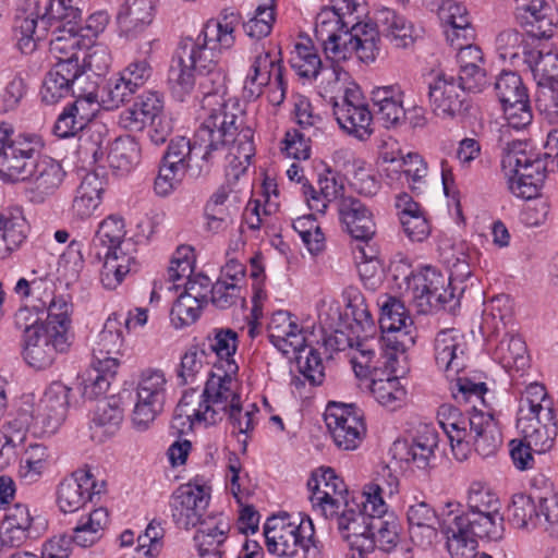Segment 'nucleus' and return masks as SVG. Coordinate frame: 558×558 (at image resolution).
Returning a JSON list of instances; mask_svg holds the SVG:
<instances>
[{
  "label": "nucleus",
  "mask_w": 558,
  "mask_h": 558,
  "mask_svg": "<svg viewBox=\"0 0 558 558\" xmlns=\"http://www.w3.org/2000/svg\"><path fill=\"white\" fill-rule=\"evenodd\" d=\"M122 421L119 409L107 403L97 407L90 421V436L97 442H105L114 436Z\"/></svg>",
  "instance_id": "nucleus-59"
},
{
  "label": "nucleus",
  "mask_w": 558,
  "mask_h": 558,
  "mask_svg": "<svg viewBox=\"0 0 558 558\" xmlns=\"http://www.w3.org/2000/svg\"><path fill=\"white\" fill-rule=\"evenodd\" d=\"M159 0H123L116 14L120 37L134 39L154 21Z\"/></svg>",
  "instance_id": "nucleus-24"
},
{
  "label": "nucleus",
  "mask_w": 558,
  "mask_h": 558,
  "mask_svg": "<svg viewBox=\"0 0 558 558\" xmlns=\"http://www.w3.org/2000/svg\"><path fill=\"white\" fill-rule=\"evenodd\" d=\"M105 180L95 172L87 173L75 190L69 207L72 221L82 222L94 216L102 203Z\"/></svg>",
  "instance_id": "nucleus-32"
},
{
  "label": "nucleus",
  "mask_w": 558,
  "mask_h": 558,
  "mask_svg": "<svg viewBox=\"0 0 558 558\" xmlns=\"http://www.w3.org/2000/svg\"><path fill=\"white\" fill-rule=\"evenodd\" d=\"M537 38L542 36L525 35L514 29L501 32L496 38V49L504 60H509L515 64L517 61L523 60L525 63Z\"/></svg>",
  "instance_id": "nucleus-50"
},
{
  "label": "nucleus",
  "mask_w": 558,
  "mask_h": 558,
  "mask_svg": "<svg viewBox=\"0 0 558 558\" xmlns=\"http://www.w3.org/2000/svg\"><path fill=\"white\" fill-rule=\"evenodd\" d=\"M290 63L299 76L307 80L316 78L323 66L319 54L308 39L294 45Z\"/></svg>",
  "instance_id": "nucleus-58"
},
{
  "label": "nucleus",
  "mask_w": 558,
  "mask_h": 558,
  "mask_svg": "<svg viewBox=\"0 0 558 558\" xmlns=\"http://www.w3.org/2000/svg\"><path fill=\"white\" fill-rule=\"evenodd\" d=\"M325 423L333 444L341 450H355L366 435L363 411L354 404L330 402Z\"/></svg>",
  "instance_id": "nucleus-15"
},
{
  "label": "nucleus",
  "mask_w": 558,
  "mask_h": 558,
  "mask_svg": "<svg viewBox=\"0 0 558 558\" xmlns=\"http://www.w3.org/2000/svg\"><path fill=\"white\" fill-rule=\"evenodd\" d=\"M194 542L201 557L207 555H221V547L226 543L231 523L223 514L209 515L199 523Z\"/></svg>",
  "instance_id": "nucleus-38"
},
{
  "label": "nucleus",
  "mask_w": 558,
  "mask_h": 558,
  "mask_svg": "<svg viewBox=\"0 0 558 558\" xmlns=\"http://www.w3.org/2000/svg\"><path fill=\"white\" fill-rule=\"evenodd\" d=\"M440 532L446 539V549L451 558H476L478 536L471 532L461 521L452 514H442Z\"/></svg>",
  "instance_id": "nucleus-36"
},
{
  "label": "nucleus",
  "mask_w": 558,
  "mask_h": 558,
  "mask_svg": "<svg viewBox=\"0 0 558 558\" xmlns=\"http://www.w3.org/2000/svg\"><path fill=\"white\" fill-rule=\"evenodd\" d=\"M269 341L283 354L304 349L305 336L299 319L287 311H277L268 323Z\"/></svg>",
  "instance_id": "nucleus-30"
},
{
  "label": "nucleus",
  "mask_w": 558,
  "mask_h": 558,
  "mask_svg": "<svg viewBox=\"0 0 558 558\" xmlns=\"http://www.w3.org/2000/svg\"><path fill=\"white\" fill-rule=\"evenodd\" d=\"M395 206L405 236L412 242L426 240L432 230L426 210L407 193L396 196Z\"/></svg>",
  "instance_id": "nucleus-33"
},
{
  "label": "nucleus",
  "mask_w": 558,
  "mask_h": 558,
  "mask_svg": "<svg viewBox=\"0 0 558 558\" xmlns=\"http://www.w3.org/2000/svg\"><path fill=\"white\" fill-rule=\"evenodd\" d=\"M13 153L2 162L3 179L28 182L27 195L32 203L43 204L62 185L66 172L61 163L48 156H39L44 143L38 136L14 146Z\"/></svg>",
  "instance_id": "nucleus-6"
},
{
  "label": "nucleus",
  "mask_w": 558,
  "mask_h": 558,
  "mask_svg": "<svg viewBox=\"0 0 558 558\" xmlns=\"http://www.w3.org/2000/svg\"><path fill=\"white\" fill-rule=\"evenodd\" d=\"M428 97L433 112L441 119H452L464 110L465 94L452 75L436 73L428 83Z\"/></svg>",
  "instance_id": "nucleus-22"
},
{
  "label": "nucleus",
  "mask_w": 558,
  "mask_h": 558,
  "mask_svg": "<svg viewBox=\"0 0 558 558\" xmlns=\"http://www.w3.org/2000/svg\"><path fill=\"white\" fill-rule=\"evenodd\" d=\"M71 339L57 330H50L34 322L26 326L23 335V357L35 368L43 369L50 366L57 354L65 352Z\"/></svg>",
  "instance_id": "nucleus-17"
},
{
  "label": "nucleus",
  "mask_w": 558,
  "mask_h": 558,
  "mask_svg": "<svg viewBox=\"0 0 558 558\" xmlns=\"http://www.w3.org/2000/svg\"><path fill=\"white\" fill-rule=\"evenodd\" d=\"M118 371V362L107 360L105 363L93 360L82 376L83 397L89 400L106 395Z\"/></svg>",
  "instance_id": "nucleus-46"
},
{
  "label": "nucleus",
  "mask_w": 558,
  "mask_h": 558,
  "mask_svg": "<svg viewBox=\"0 0 558 558\" xmlns=\"http://www.w3.org/2000/svg\"><path fill=\"white\" fill-rule=\"evenodd\" d=\"M239 16L234 13H225L217 19L209 20L203 27L198 37L219 52L232 48L235 44V28Z\"/></svg>",
  "instance_id": "nucleus-43"
},
{
  "label": "nucleus",
  "mask_w": 558,
  "mask_h": 558,
  "mask_svg": "<svg viewBox=\"0 0 558 558\" xmlns=\"http://www.w3.org/2000/svg\"><path fill=\"white\" fill-rule=\"evenodd\" d=\"M509 521L518 529H539L534 494H515L508 507Z\"/></svg>",
  "instance_id": "nucleus-61"
},
{
  "label": "nucleus",
  "mask_w": 558,
  "mask_h": 558,
  "mask_svg": "<svg viewBox=\"0 0 558 558\" xmlns=\"http://www.w3.org/2000/svg\"><path fill=\"white\" fill-rule=\"evenodd\" d=\"M377 304L380 310L379 327L381 338L377 345L392 353H403L415 343V327L409 311L399 299L383 294L378 296Z\"/></svg>",
  "instance_id": "nucleus-9"
},
{
  "label": "nucleus",
  "mask_w": 558,
  "mask_h": 558,
  "mask_svg": "<svg viewBox=\"0 0 558 558\" xmlns=\"http://www.w3.org/2000/svg\"><path fill=\"white\" fill-rule=\"evenodd\" d=\"M278 209L276 185L265 183L262 194L248 201L243 213V225L253 231L267 229L272 225V216Z\"/></svg>",
  "instance_id": "nucleus-39"
},
{
  "label": "nucleus",
  "mask_w": 558,
  "mask_h": 558,
  "mask_svg": "<svg viewBox=\"0 0 558 558\" xmlns=\"http://www.w3.org/2000/svg\"><path fill=\"white\" fill-rule=\"evenodd\" d=\"M95 112L96 96L93 93L77 98L59 114L53 126L54 134L61 138L75 136L87 126Z\"/></svg>",
  "instance_id": "nucleus-35"
},
{
  "label": "nucleus",
  "mask_w": 558,
  "mask_h": 558,
  "mask_svg": "<svg viewBox=\"0 0 558 558\" xmlns=\"http://www.w3.org/2000/svg\"><path fill=\"white\" fill-rule=\"evenodd\" d=\"M515 426L523 440L509 442L510 457L515 469L530 470L534 465L532 451L550 450L558 435L554 399L544 384L532 381L520 390Z\"/></svg>",
  "instance_id": "nucleus-3"
},
{
  "label": "nucleus",
  "mask_w": 558,
  "mask_h": 558,
  "mask_svg": "<svg viewBox=\"0 0 558 558\" xmlns=\"http://www.w3.org/2000/svg\"><path fill=\"white\" fill-rule=\"evenodd\" d=\"M210 501V487L201 480L178 486L169 497V511L174 525L182 530L195 527L205 518Z\"/></svg>",
  "instance_id": "nucleus-12"
},
{
  "label": "nucleus",
  "mask_w": 558,
  "mask_h": 558,
  "mask_svg": "<svg viewBox=\"0 0 558 558\" xmlns=\"http://www.w3.org/2000/svg\"><path fill=\"white\" fill-rule=\"evenodd\" d=\"M49 50L56 63L45 76L40 96L47 105H54L71 95L73 84L82 75V66L76 52L71 50L64 53L54 52L52 40Z\"/></svg>",
  "instance_id": "nucleus-18"
},
{
  "label": "nucleus",
  "mask_w": 558,
  "mask_h": 558,
  "mask_svg": "<svg viewBox=\"0 0 558 558\" xmlns=\"http://www.w3.org/2000/svg\"><path fill=\"white\" fill-rule=\"evenodd\" d=\"M107 159L110 168L116 171L121 173L132 171L141 159L138 142L130 135L116 138L110 145Z\"/></svg>",
  "instance_id": "nucleus-55"
},
{
  "label": "nucleus",
  "mask_w": 558,
  "mask_h": 558,
  "mask_svg": "<svg viewBox=\"0 0 558 558\" xmlns=\"http://www.w3.org/2000/svg\"><path fill=\"white\" fill-rule=\"evenodd\" d=\"M539 529L558 532V494L550 483L542 492H534Z\"/></svg>",
  "instance_id": "nucleus-64"
},
{
  "label": "nucleus",
  "mask_w": 558,
  "mask_h": 558,
  "mask_svg": "<svg viewBox=\"0 0 558 558\" xmlns=\"http://www.w3.org/2000/svg\"><path fill=\"white\" fill-rule=\"evenodd\" d=\"M165 111L162 94L155 90H146L138 95L134 102L122 110L118 123L121 128L132 131H143L149 121H154Z\"/></svg>",
  "instance_id": "nucleus-31"
},
{
  "label": "nucleus",
  "mask_w": 558,
  "mask_h": 558,
  "mask_svg": "<svg viewBox=\"0 0 558 558\" xmlns=\"http://www.w3.org/2000/svg\"><path fill=\"white\" fill-rule=\"evenodd\" d=\"M27 222L22 211L0 215V259H5L17 251L26 239Z\"/></svg>",
  "instance_id": "nucleus-44"
},
{
  "label": "nucleus",
  "mask_w": 558,
  "mask_h": 558,
  "mask_svg": "<svg viewBox=\"0 0 558 558\" xmlns=\"http://www.w3.org/2000/svg\"><path fill=\"white\" fill-rule=\"evenodd\" d=\"M192 138L171 140L155 179L159 196L170 195L182 182L189 168L226 160L227 173L234 179L246 172L255 155L254 131L244 124V112L235 98L206 93Z\"/></svg>",
  "instance_id": "nucleus-1"
},
{
  "label": "nucleus",
  "mask_w": 558,
  "mask_h": 558,
  "mask_svg": "<svg viewBox=\"0 0 558 558\" xmlns=\"http://www.w3.org/2000/svg\"><path fill=\"white\" fill-rule=\"evenodd\" d=\"M347 308L363 335L350 339L353 350V369L359 377L369 376L368 388L378 403L389 409L401 407L407 397V389L397 375L378 373L376 366L377 341L374 339L376 326L365 298L355 287H348L343 291Z\"/></svg>",
  "instance_id": "nucleus-2"
},
{
  "label": "nucleus",
  "mask_w": 558,
  "mask_h": 558,
  "mask_svg": "<svg viewBox=\"0 0 558 558\" xmlns=\"http://www.w3.org/2000/svg\"><path fill=\"white\" fill-rule=\"evenodd\" d=\"M125 233L124 219L112 214L100 221L96 236L107 251L135 253V244L132 239H125Z\"/></svg>",
  "instance_id": "nucleus-51"
},
{
  "label": "nucleus",
  "mask_w": 558,
  "mask_h": 558,
  "mask_svg": "<svg viewBox=\"0 0 558 558\" xmlns=\"http://www.w3.org/2000/svg\"><path fill=\"white\" fill-rule=\"evenodd\" d=\"M318 187L316 191L311 184L303 185V196L308 208L315 213L324 215L329 203L342 197L344 192L343 178L331 170L319 174Z\"/></svg>",
  "instance_id": "nucleus-41"
},
{
  "label": "nucleus",
  "mask_w": 558,
  "mask_h": 558,
  "mask_svg": "<svg viewBox=\"0 0 558 558\" xmlns=\"http://www.w3.org/2000/svg\"><path fill=\"white\" fill-rule=\"evenodd\" d=\"M377 119L384 126L396 125L404 116L400 93L392 86L378 87L372 93Z\"/></svg>",
  "instance_id": "nucleus-54"
},
{
  "label": "nucleus",
  "mask_w": 558,
  "mask_h": 558,
  "mask_svg": "<svg viewBox=\"0 0 558 558\" xmlns=\"http://www.w3.org/2000/svg\"><path fill=\"white\" fill-rule=\"evenodd\" d=\"M480 328L483 337H492L515 330L513 324V303L509 295H496L485 304Z\"/></svg>",
  "instance_id": "nucleus-40"
},
{
  "label": "nucleus",
  "mask_w": 558,
  "mask_h": 558,
  "mask_svg": "<svg viewBox=\"0 0 558 558\" xmlns=\"http://www.w3.org/2000/svg\"><path fill=\"white\" fill-rule=\"evenodd\" d=\"M343 8L333 5L332 8H324L315 20V38L319 44L349 31V22L347 13L341 12Z\"/></svg>",
  "instance_id": "nucleus-57"
},
{
  "label": "nucleus",
  "mask_w": 558,
  "mask_h": 558,
  "mask_svg": "<svg viewBox=\"0 0 558 558\" xmlns=\"http://www.w3.org/2000/svg\"><path fill=\"white\" fill-rule=\"evenodd\" d=\"M72 389L62 383H52L44 392L33 412L36 424L46 434L56 433L64 423L70 408Z\"/></svg>",
  "instance_id": "nucleus-21"
},
{
  "label": "nucleus",
  "mask_w": 558,
  "mask_h": 558,
  "mask_svg": "<svg viewBox=\"0 0 558 558\" xmlns=\"http://www.w3.org/2000/svg\"><path fill=\"white\" fill-rule=\"evenodd\" d=\"M514 332L484 337L492 359L509 373L523 371L529 364L525 343Z\"/></svg>",
  "instance_id": "nucleus-27"
},
{
  "label": "nucleus",
  "mask_w": 558,
  "mask_h": 558,
  "mask_svg": "<svg viewBox=\"0 0 558 558\" xmlns=\"http://www.w3.org/2000/svg\"><path fill=\"white\" fill-rule=\"evenodd\" d=\"M509 191L518 198L532 199L539 194L545 180L541 160H531L524 153L508 148L501 160Z\"/></svg>",
  "instance_id": "nucleus-13"
},
{
  "label": "nucleus",
  "mask_w": 558,
  "mask_h": 558,
  "mask_svg": "<svg viewBox=\"0 0 558 558\" xmlns=\"http://www.w3.org/2000/svg\"><path fill=\"white\" fill-rule=\"evenodd\" d=\"M135 253L107 251L100 271V281L105 289H117L135 265Z\"/></svg>",
  "instance_id": "nucleus-56"
},
{
  "label": "nucleus",
  "mask_w": 558,
  "mask_h": 558,
  "mask_svg": "<svg viewBox=\"0 0 558 558\" xmlns=\"http://www.w3.org/2000/svg\"><path fill=\"white\" fill-rule=\"evenodd\" d=\"M47 318L45 322L38 323L50 330H57L61 335L71 339V324L73 305L66 295L59 294L54 299H49V304L45 308Z\"/></svg>",
  "instance_id": "nucleus-60"
},
{
  "label": "nucleus",
  "mask_w": 558,
  "mask_h": 558,
  "mask_svg": "<svg viewBox=\"0 0 558 558\" xmlns=\"http://www.w3.org/2000/svg\"><path fill=\"white\" fill-rule=\"evenodd\" d=\"M179 54L203 76L215 70L220 52L197 36L194 40H185L180 47Z\"/></svg>",
  "instance_id": "nucleus-53"
},
{
  "label": "nucleus",
  "mask_w": 558,
  "mask_h": 558,
  "mask_svg": "<svg viewBox=\"0 0 558 558\" xmlns=\"http://www.w3.org/2000/svg\"><path fill=\"white\" fill-rule=\"evenodd\" d=\"M525 64L538 84L551 83L558 74V52L537 38Z\"/></svg>",
  "instance_id": "nucleus-52"
},
{
  "label": "nucleus",
  "mask_w": 558,
  "mask_h": 558,
  "mask_svg": "<svg viewBox=\"0 0 558 558\" xmlns=\"http://www.w3.org/2000/svg\"><path fill=\"white\" fill-rule=\"evenodd\" d=\"M339 213L347 231L355 241H369L376 233L372 211L356 198H343Z\"/></svg>",
  "instance_id": "nucleus-37"
},
{
  "label": "nucleus",
  "mask_w": 558,
  "mask_h": 558,
  "mask_svg": "<svg viewBox=\"0 0 558 558\" xmlns=\"http://www.w3.org/2000/svg\"><path fill=\"white\" fill-rule=\"evenodd\" d=\"M436 447L437 434L428 426H424L414 437L396 440L391 451L396 460L425 469L434 457Z\"/></svg>",
  "instance_id": "nucleus-28"
},
{
  "label": "nucleus",
  "mask_w": 558,
  "mask_h": 558,
  "mask_svg": "<svg viewBox=\"0 0 558 558\" xmlns=\"http://www.w3.org/2000/svg\"><path fill=\"white\" fill-rule=\"evenodd\" d=\"M96 481L88 470H77L65 477L57 489V505L64 513L80 510L97 494Z\"/></svg>",
  "instance_id": "nucleus-26"
},
{
  "label": "nucleus",
  "mask_w": 558,
  "mask_h": 558,
  "mask_svg": "<svg viewBox=\"0 0 558 558\" xmlns=\"http://www.w3.org/2000/svg\"><path fill=\"white\" fill-rule=\"evenodd\" d=\"M32 421H35L33 412L24 408L8 416L0 427V457L13 453L23 444Z\"/></svg>",
  "instance_id": "nucleus-48"
},
{
  "label": "nucleus",
  "mask_w": 558,
  "mask_h": 558,
  "mask_svg": "<svg viewBox=\"0 0 558 558\" xmlns=\"http://www.w3.org/2000/svg\"><path fill=\"white\" fill-rule=\"evenodd\" d=\"M168 398V379L161 369L149 368L140 375L135 387L131 422L137 430H146L163 411Z\"/></svg>",
  "instance_id": "nucleus-11"
},
{
  "label": "nucleus",
  "mask_w": 558,
  "mask_h": 558,
  "mask_svg": "<svg viewBox=\"0 0 558 558\" xmlns=\"http://www.w3.org/2000/svg\"><path fill=\"white\" fill-rule=\"evenodd\" d=\"M123 348V324L118 314H112L107 318L102 330L98 333L96 343L93 348V360L102 363L107 360H113L119 363Z\"/></svg>",
  "instance_id": "nucleus-42"
},
{
  "label": "nucleus",
  "mask_w": 558,
  "mask_h": 558,
  "mask_svg": "<svg viewBox=\"0 0 558 558\" xmlns=\"http://www.w3.org/2000/svg\"><path fill=\"white\" fill-rule=\"evenodd\" d=\"M307 488L313 510L325 519H333L349 499L343 480L331 468H318L313 471L307 481Z\"/></svg>",
  "instance_id": "nucleus-16"
},
{
  "label": "nucleus",
  "mask_w": 558,
  "mask_h": 558,
  "mask_svg": "<svg viewBox=\"0 0 558 558\" xmlns=\"http://www.w3.org/2000/svg\"><path fill=\"white\" fill-rule=\"evenodd\" d=\"M312 524L311 517L303 513L267 519L264 524V535L268 551L278 557H295L303 542L301 537Z\"/></svg>",
  "instance_id": "nucleus-14"
},
{
  "label": "nucleus",
  "mask_w": 558,
  "mask_h": 558,
  "mask_svg": "<svg viewBox=\"0 0 558 558\" xmlns=\"http://www.w3.org/2000/svg\"><path fill=\"white\" fill-rule=\"evenodd\" d=\"M434 359L437 367L448 377L458 375L465 366L468 342L457 328L438 331L433 343Z\"/></svg>",
  "instance_id": "nucleus-23"
},
{
  "label": "nucleus",
  "mask_w": 558,
  "mask_h": 558,
  "mask_svg": "<svg viewBox=\"0 0 558 558\" xmlns=\"http://www.w3.org/2000/svg\"><path fill=\"white\" fill-rule=\"evenodd\" d=\"M137 90L134 89L120 74L107 81L96 96V109L101 106L106 110L119 108L128 101Z\"/></svg>",
  "instance_id": "nucleus-63"
},
{
  "label": "nucleus",
  "mask_w": 558,
  "mask_h": 558,
  "mask_svg": "<svg viewBox=\"0 0 558 558\" xmlns=\"http://www.w3.org/2000/svg\"><path fill=\"white\" fill-rule=\"evenodd\" d=\"M243 92L251 99L266 93L268 102L274 107L282 104L287 82L283 77L281 52L275 45L259 44L251 48Z\"/></svg>",
  "instance_id": "nucleus-8"
},
{
  "label": "nucleus",
  "mask_w": 558,
  "mask_h": 558,
  "mask_svg": "<svg viewBox=\"0 0 558 558\" xmlns=\"http://www.w3.org/2000/svg\"><path fill=\"white\" fill-rule=\"evenodd\" d=\"M239 369H222L217 367L206 381L202 392L189 390L181 397L173 415V425L180 423L184 428L197 425H214L220 422L226 411L241 400V383Z\"/></svg>",
  "instance_id": "nucleus-5"
},
{
  "label": "nucleus",
  "mask_w": 558,
  "mask_h": 558,
  "mask_svg": "<svg viewBox=\"0 0 558 558\" xmlns=\"http://www.w3.org/2000/svg\"><path fill=\"white\" fill-rule=\"evenodd\" d=\"M396 162L411 191L416 194L422 193L427 186L428 166L426 160L417 153H409L398 161L391 159L392 166ZM393 170H396V167H393Z\"/></svg>",
  "instance_id": "nucleus-62"
},
{
  "label": "nucleus",
  "mask_w": 558,
  "mask_h": 558,
  "mask_svg": "<svg viewBox=\"0 0 558 558\" xmlns=\"http://www.w3.org/2000/svg\"><path fill=\"white\" fill-rule=\"evenodd\" d=\"M461 524H465L478 538L498 541L504 534V515L501 508L468 509V512L449 511Z\"/></svg>",
  "instance_id": "nucleus-34"
},
{
  "label": "nucleus",
  "mask_w": 558,
  "mask_h": 558,
  "mask_svg": "<svg viewBox=\"0 0 558 558\" xmlns=\"http://www.w3.org/2000/svg\"><path fill=\"white\" fill-rule=\"evenodd\" d=\"M109 524V513L106 508H97L87 515L81 517L77 524L73 529L71 544L75 543L81 547H90L95 545L104 535Z\"/></svg>",
  "instance_id": "nucleus-47"
},
{
  "label": "nucleus",
  "mask_w": 558,
  "mask_h": 558,
  "mask_svg": "<svg viewBox=\"0 0 558 558\" xmlns=\"http://www.w3.org/2000/svg\"><path fill=\"white\" fill-rule=\"evenodd\" d=\"M109 22L110 14L108 11L97 10L87 16L84 25L78 26V22H76L66 29H59V33L52 39V50L58 53L71 50L80 56L84 47L90 46L105 32Z\"/></svg>",
  "instance_id": "nucleus-20"
},
{
  "label": "nucleus",
  "mask_w": 558,
  "mask_h": 558,
  "mask_svg": "<svg viewBox=\"0 0 558 558\" xmlns=\"http://www.w3.org/2000/svg\"><path fill=\"white\" fill-rule=\"evenodd\" d=\"M238 333L230 328H215L208 336V344L210 351L215 354L213 368L239 369L235 361L238 349Z\"/></svg>",
  "instance_id": "nucleus-45"
},
{
  "label": "nucleus",
  "mask_w": 558,
  "mask_h": 558,
  "mask_svg": "<svg viewBox=\"0 0 558 558\" xmlns=\"http://www.w3.org/2000/svg\"><path fill=\"white\" fill-rule=\"evenodd\" d=\"M333 116L339 126L361 141L373 134V114L357 85H351L340 101L333 102Z\"/></svg>",
  "instance_id": "nucleus-19"
},
{
  "label": "nucleus",
  "mask_w": 558,
  "mask_h": 558,
  "mask_svg": "<svg viewBox=\"0 0 558 558\" xmlns=\"http://www.w3.org/2000/svg\"><path fill=\"white\" fill-rule=\"evenodd\" d=\"M83 0H21L13 33L22 53H33L45 37L48 24L60 22L62 29L81 21Z\"/></svg>",
  "instance_id": "nucleus-7"
},
{
  "label": "nucleus",
  "mask_w": 558,
  "mask_h": 558,
  "mask_svg": "<svg viewBox=\"0 0 558 558\" xmlns=\"http://www.w3.org/2000/svg\"><path fill=\"white\" fill-rule=\"evenodd\" d=\"M404 296L421 314L446 308L454 299L450 278L430 265L416 267V274Z\"/></svg>",
  "instance_id": "nucleus-10"
},
{
  "label": "nucleus",
  "mask_w": 558,
  "mask_h": 558,
  "mask_svg": "<svg viewBox=\"0 0 558 558\" xmlns=\"http://www.w3.org/2000/svg\"><path fill=\"white\" fill-rule=\"evenodd\" d=\"M465 416L451 404H441L437 411V422L447 435L453 457L465 461L473 451L487 458L494 456L502 444L501 432L493 414L473 407Z\"/></svg>",
  "instance_id": "nucleus-4"
},
{
  "label": "nucleus",
  "mask_w": 558,
  "mask_h": 558,
  "mask_svg": "<svg viewBox=\"0 0 558 558\" xmlns=\"http://www.w3.org/2000/svg\"><path fill=\"white\" fill-rule=\"evenodd\" d=\"M352 36V45L355 49L356 58L364 62H374L380 50V32L377 22L356 23L349 28Z\"/></svg>",
  "instance_id": "nucleus-49"
},
{
  "label": "nucleus",
  "mask_w": 558,
  "mask_h": 558,
  "mask_svg": "<svg viewBox=\"0 0 558 558\" xmlns=\"http://www.w3.org/2000/svg\"><path fill=\"white\" fill-rule=\"evenodd\" d=\"M514 15L534 36L549 38L558 25V11L544 0H514Z\"/></svg>",
  "instance_id": "nucleus-29"
},
{
  "label": "nucleus",
  "mask_w": 558,
  "mask_h": 558,
  "mask_svg": "<svg viewBox=\"0 0 558 558\" xmlns=\"http://www.w3.org/2000/svg\"><path fill=\"white\" fill-rule=\"evenodd\" d=\"M375 20L383 38L393 48L409 49L422 36V29L411 20L389 8L376 11Z\"/></svg>",
  "instance_id": "nucleus-25"
}]
</instances>
